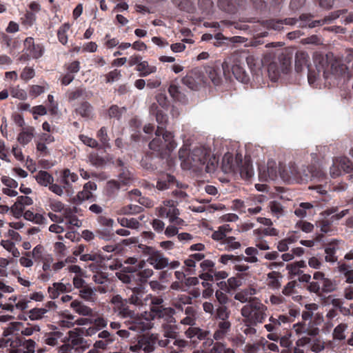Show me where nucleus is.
Returning <instances> with one entry per match:
<instances>
[{"label": "nucleus", "mask_w": 353, "mask_h": 353, "mask_svg": "<svg viewBox=\"0 0 353 353\" xmlns=\"http://www.w3.org/2000/svg\"><path fill=\"white\" fill-rule=\"evenodd\" d=\"M154 105L151 107L150 111L154 114ZM156 121L159 126L155 132L156 137L149 143L150 150L159 152L161 155H167L172 152L176 147V143L174 140V135L172 132L166 131L165 128L168 123V115L162 110L158 109L155 105Z\"/></svg>", "instance_id": "f257e3e1"}, {"label": "nucleus", "mask_w": 353, "mask_h": 353, "mask_svg": "<svg viewBox=\"0 0 353 353\" xmlns=\"http://www.w3.org/2000/svg\"><path fill=\"white\" fill-rule=\"evenodd\" d=\"M128 272L119 273L118 278L124 283L129 285L128 288L132 290L130 296V302L134 305L140 306L144 304L145 299L144 284L147 279L153 274L152 269H144L137 271L133 268H125Z\"/></svg>", "instance_id": "f03ea898"}, {"label": "nucleus", "mask_w": 353, "mask_h": 353, "mask_svg": "<svg viewBox=\"0 0 353 353\" xmlns=\"http://www.w3.org/2000/svg\"><path fill=\"white\" fill-rule=\"evenodd\" d=\"M179 157L181 161V168L183 170L202 169L207 163L205 171L210 172L208 159L210 150L203 147H197L191 151L185 148H181L179 151Z\"/></svg>", "instance_id": "7ed1b4c3"}, {"label": "nucleus", "mask_w": 353, "mask_h": 353, "mask_svg": "<svg viewBox=\"0 0 353 353\" xmlns=\"http://www.w3.org/2000/svg\"><path fill=\"white\" fill-rule=\"evenodd\" d=\"M203 309L210 314L212 319L218 322V330L214 334L216 340L222 339L230 330L229 321L231 311L227 305H214L212 303L204 302Z\"/></svg>", "instance_id": "20e7f679"}, {"label": "nucleus", "mask_w": 353, "mask_h": 353, "mask_svg": "<svg viewBox=\"0 0 353 353\" xmlns=\"http://www.w3.org/2000/svg\"><path fill=\"white\" fill-rule=\"evenodd\" d=\"M314 63L317 73L314 70H312L311 68L307 69L308 83L311 85H314L317 79V76H319L321 72L323 73V76L325 79H327L329 73L339 77L345 74V70L347 69L345 65L341 64L338 62L332 63L330 65L327 59L322 55L316 56L314 58Z\"/></svg>", "instance_id": "39448f33"}, {"label": "nucleus", "mask_w": 353, "mask_h": 353, "mask_svg": "<svg viewBox=\"0 0 353 353\" xmlns=\"http://www.w3.org/2000/svg\"><path fill=\"white\" fill-rule=\"evenodd\" d=\"M267 307L257 299H252L241 310V315L252 325L262 323L266 317Z\"/></svg>", "instance_id": "423d86ee"}, {"label": "nucleus", "mask_w": 353, "mask_h": 353, "mask_svg": "<svg viewBox=\"0 0 353 353\" xmlns=\"http://www.w3.org/2000/svg\"><path fill=\"white\" fill-rule=\"evenodd\" d=\"M243 62L239 59L238 54H232L225 59L222 63L223 73L226 74V72H230L231 70L236 80L243 83H248L250 77L243 68Z\"/></svg>", "instance_id": "0eeeda50"}, {"label": "nucleus", "mask_w": 353, "mask_h": 353, "mask_svg": "<svg viewBox=\"0 0 353 353\" xmlns=\"http://www.w3.org/2000/svg\"><path fill=\"white\" fill-rule=\"evenodd\" d=\"M166 321L167 323L162 324L161 326L163 334L165 339H159L158 344L163 347L172 348L171 343L174 339L178 337L179 327L177 325L172 324L176 323V320L172 316H169Z\"/></svg>", "instance_id": "6e6552de"}, {"label": "nucleus", "mask_w": 353, "mask_h": 353, "mask_svg": "<svg viewBox=\"0 0 353 353\" xmlns=\"http://www.w3.org/2000/svg\"><path fill=\"white\" fill-rule=\"evenodd\" d=\"M139 248L143 253L148 255L147 261L157 270H161L167 267L169 264L168 259L165 258L162 253L156 250L154 248L145 245L140 244Z\"/></svg>", "instance_id": "1a4fd4ad"}, {"label": "nucleus", "mask_w": 353, "mask_h": 353, "mask_svg": "<svg viewBox=\"0 0 353 353\" xmlns=\"http://www.w3.org/2000/svg\"><path fill=\"white\" fill-rule=\"evenodd\" d=\"M112 303L114 305L113 309L117 315L123 319L134 318L135 312L130 309L129 303L134 305L130 302V297L128 299H123L120 295H115L112 297Z\"/></svg>", "instance_id": "9d476101"}, {"label": "nucleus", "mask_w": 353, "mask_h": 353, "mask_svg": "<svg viewBox=\"0 0 353 353\" xmlns=\"http://www.w3.org/2000/svg\"><path fill=\"white\" fill-rule=\"evenodd\" d=\"M292 174L294 178L301 181L312 180L314 178H323L324 173L321 170H317L314 165L303 168L301 170H292Z\"/></svg>", "instance_id": "9b49d317"}, {"label": "nucleus", "mask_w": 353, "mask_h": 353, "mask_svg": "<svg viewBox=\"0 0 353 353\" xmlns=\"http://www.w3.org/2000/svg\"><path fill=\"white\" fill-rule=\"evenodd\" d=\"M242 163L241 154H236L235 158L232 154L226 153L222 159V170L225 173H236L239 170V163Z\"/></svg>", "instance_id": "f8f14e48"}, {"label": "nucleus", "mask_w": 353, "mask_h": 353, "mask_svg": "<svg viewBox=\"0 0 353 353\" xmlns=\"http://www.w3.org/2000/svg\"><path fill=\"white\" fill-rule=\"evenodd\" d=\"M290 61L285 59L281 65L274 62L270 63L268 67V72L271 80L276 81L281 73L288 74L290 70Z\"/></svg>", "instance_id": "ddd939ff"}, {"label": "nucleus", "mask_w": 353, "mask_h": 353, "mask_svg": "<svg viewBox=\"0 0 353 353\" xmlns=\"http://www.w3.org/2000/svg\"><path fill=\"white\" fill-rule=\"evenodd\" d=\"M296 344L299 347L310 345V350L314 352H319L325 348V343L320 337L312 339L309 336H303L296 341Z\"/></svg>", "instance_id": "4468645a"}, {"label": "nucleus", "mask_w": 353, "mask_h": 353, "mask_svg": "<svg viewBox=\"0 0 353 353\" xmlns=\"http://www.w3.org/2000/svg\"><path fill=\"white\" fill-rule=\"evenodd\" d=\"M152 323L148 319L141 318L135 313L134 318H130L128 323V329L141 332L150 330Z\"/></svg>", "instance_id": "2eb2a0df"}, {"label": "nucleus", "mask_w": 353, "mask_h": 353, "mask_svg": "<svg viewBox=\"0 0 353 353\" xmlns=\"http://www.w3.org/2000/svg\"><path fill=\"white\" fill-rule=\"evenodd\" d=\"M24 48L33 59H39L43 54V48L40 44H34L32 37H27L23 43Z\"/></svg>", "instance_id": "dca6fc26"}, {"label": "nucleus", "mask_w": 353, "mask_h": 353, "mask_svg": "<svg viewBox=\"0 0 353 353\" xmlns=\"http://www.w3.org/2000/svg\"><path fill=\"white\" fill-rule=\"evenodd\" d=\"M310 57L308 54L302 50L297 51L295 54V70L301 72L305 68H310Z\"/></svg>", "instance_id": "f3484780"}, {"label": "nucleus", "mask_w": 353, "mask_h": 353, "mask_svg": "<svg viewBox=\"0 0 353 353\" xmlns=\"http://www.w3.org/2000/svg\"><path fill=\"white\" fill-rule=\"evenodd\" d=\"M72 290V285L70 283L64 284L61 282L54 283L52 286H49L48 292L52 299H57L60 293L68 292Z\"/></svg>", "instance_id": "a211bd4d"}, {"label": "nucleus", "mask_w": 353, "mask_h": 353, "mask_svg": "<svg viewBox=\"0 0 353 353\" xmlns=\"http://www.w3.org/2000/svg\"><path fill=\"white\" fill-rule=\"evenodd\" d=\"M259 177L261 181H268V180H275L277 177L276 167L268 164L267 168L265 167L259 168Z\"/></svg>", "instance_id": "6ab92c4d"}, {"label": "nucleus", "mask_w": 353, "mask_h": 353, "mask_svg": "<svg viewBox=\"0 0 353 353\" xmlns=\"http://www.w3.org/2000/svg\"><path fill=\"white\" fill-rule=\"evenodd\" d=\"M339 241L337 239H333L332 241L328 243L325 247V253L326 256L325 260L326 262L334 263L337 261V256L336 252L339 249Z\"/></svg>", "instance_id": "aec40b11"}, {"label": "nucleus", "mask_w": 353, "mask_h": 353, "mask_svg": "<svg viewBox=\"0 0 353 353\" xmlns=\"http://www.w3.org/2000/svg\"><path fill=\"white\" fill-rule=\"evenodd\" d=\"M157 335H143L140 338V344H141L142 350L146 353H150L154 351V346L157 342L159 341Z\"/></svg>", "instance_id": "412c9836"}, {"label": "nucleus", "mask_w": 353, "mask_h": 353, "mask_svg": "<svg viewBox=\"0 0 353 353\" xmlns=\"http://www.w3.org/2000/svg\"><path fill=\"white\" fill-rule=\"evenodd\" d=\"M161 159L159 157H154L153 153H147L142 157L140 164L143 168L148 171H154L157 170V161Z\"/></svg>", "instance_id": "4be33fe9"}, {"label": "nucleus", "mask_w": 353, "mask_h": 353, "mask_svg": "<svg viewBox=\"0 0 353 353\" xmlns=\"http://www.w3.org/2000/svg\"><path fill=\"white\" fill-rule=\"evenodd\" d=\"M314 207V205L311 203L302 202L295 209L294 214L301 219L305 218L307 216L314 215L315 214Z\"/></svg>", "instance_id": "5701e85b"}, {"label": "nucleus", "mask_w": 353, "mask_h": 353, "mask_svg": "<svg viewBox=\"0 0 353 353\" xmlns=\"http://www.w3.org/2000/svg\"><path fill=\"white\" fill-rule=\"evenodd\" d=\"M173 311V309L165 308L162 305H151L150 316L152 319L165 318L167 320L169 316H172Z\"/></svg>", "instance_id": "b1692460"}, {"label": "nucleus", "mask_w": 353, "mask_h": 353, "mask_svg": "<svg viewBox=\"0 0 353 353\" xmlns=\"http://www.w3.org/2000/svg\"><path fill=\"white\" fill-rule=\"evenodd\" d=\"M176 183L175 177L171 174H165L161 175L157 182V188L159 190L168 189Z\"/></svg>", "instance_id": "393cba45"}, {"label": "nucleus", "mask_w": 353, "mask_h": 353, "mask_svg": "<svg viewBox=\"0 0 353 353\" xmlns=\"http://www.w3.org/2000/svg\"><path fill=\"white\" fill-rule=\"evenodd\" d=\"M236 172H239L243 179H250L254 174L251 161L247 159L244 161L242 160V163H239V170H237Z\"/></svg>", "instance_id": "a878e982"}, {"label": "nucleus", "mask_w": 353, "mask_h": 353, "mask_svg": "<svg viewBox=\"0 0 353 353\" xmlns=\"http://www.w3.org/2000/svg\"><path fill=\"white\" fill-rule=\"evenodd\" d=\"M313 279L314 280H316V281L310 282L308 284L307 289L310 292H314L317 294H321V286H320L319 281H321L323 282V281L325 279V274L322 272H316L313 275Z\"/></svg>", "instance_id": "bb28decb"}, {"label": "nucleus", "mask_w": 353, "mask_h": 353, "mask_svg": "<svg viewBox=\"0 0 353 353\" xmlns=\"http://www.w3.org/2000/svg\"><path fill=\"white\" fill-rule=\"evenodd\" d=\"M34 177L37 182L44 187H47L54 182L53 176L47 171L40 170Z\"/></svg>", "instance_id": "cd10ccee"}, {"label": "nucleus", "mask_w": 353, "mask_h": 353, "mask_svg": "<svg viewBox=\"0 0 353 353\" xmlns=\"http://www.w3.org/2000/svg\"><path fill=\"white\" fill-rule=\"evenodd\" d=\"M70 307L80 315L91 316L92 314V310L78 300L72 301Z\"/></svg>", "instance_id": "c85d7f7f"}, {"label": "nucleus", "mask_w": 353, "mask_h": 353, "mask_svg": "<svg viewBox=\"0 0 353 353\" xmlns=\"http://www.w3.org/2000/svg\"><path fill=\"white\" fill-rule=\"evenodd\" d=\"M92 110V106L88 101H83L80 103L75 108V112L83 118H90Z\"/></svg>", "instance_id": "c756f323"}, {"label": "nucleus", "mask_w": 353, "mask_h": 353, "mask_svg": "<svg viewBox=\"0 0 353 353\" xmlns=\"http://www.w3.org/2000/svg\"><path fill=\"white\" fill-rule=\"evenodd\" d=\"M185 334L188 338L191 339L196 338L202 340L208 336V332L199 327H190Z\"/></svg>", "instance_id": "7c9ffc66"}, {"label": "nucleus", "mask_w": 353, "mask_h": 353, "mask_svg": "<svg viewBox=\"0 0 353 353\" xmlns=\"http://www.w3.org/2000/svg\"><path fill=\"white\" fill-rule=\"evenodd\" d=\"M62 183L65 185L64 188H69L71 186L70 183H74L79 179L78 175L72 172L69 169L66 168L62 171L61 174Z\"/></svg>", "instance_id": "2f4dec72"}, {"label": "nucleus", "mask_w": 353, "mask_h": 353, "mask_svg": "<svg viewBox=\"0 0 353 353\" xmlns=\"http://www.w3.org/2000/svg\"><path fill=\"white\" fill-rule=\"evenodd\" d=\"M136 70L140 72V77H146L157 71V67L154 65H150L146 61H141L136 67Z\"/></svg>", "instance_id": "473e14b6"}, {"label": "nucleus", "mask_w": 353, "mask_h": 353, "mask_svg": "<svg viewBox=\"0 0 353 353\" xmlns=\"http://www.w3.org/2000/svg\"><path fill=\"white\" fill-rule=\"evenodd\" d=\"M34 130L32 127L23 130L19 134L17 141L23 145H27L34 137Z\"/></svg>", "instance_id": "72a5a7b5"}, {"label": "nucleus", "mask_w": 353, "mask_h": 353, "mask_svg": "<svg viewBox=\"0 0 353 353\" xmlns=\"http://www.w3.org/2000/svg\"><path fill=\"white\" fill-rule=\"evenodd\" d=\"M168 92L174 101L180 102L185 101V94L181 92L179 87L174 82H172L168 88Z\"/></svg>", "instance_id": "f704fd0d"}, {"label": "nucleus", "mask_w": 353, "mask_h": 353, "mask_svg": "<svg viewBox=\"0 0 353 353\" xmlns=\"http://www.w3.org/2000/svg\"><path fill=\"white\" fill-rule=\"evenodd\" d=\"M121 183L116 180H110L105 185L106 195L109 197L115 196L121 188Z\"/></svg>", "instance_id": "c9c22d12"}, {"label": "nucleus", "mask_w": 353, "mask_h": 353, "mask_svg": "<svg viewBox=\"0 0 353 353\" xmlns=\"http://www.w3.org/2000/svg\"><path fill=\"white\" fill-rule=\"evenodd\" d=\"M181 82L183 85H186L191 90H197L199 84L197 79L194 77V74L192 72L188 73L184 77H183Z\"/></svg>", "instance_id": "e433bc0d"}, {"label": "nucleus", "mask_w": 353, "mask_h": 353, "mask_svg": "<svg viewBox=\"0 0 353 353\" xmlns=\"http://www.w3.org/2000/svg\"><path fill=\"white\" fill-rule=\"evenodd\" d=\"M119 223L123 226L131 229H137L140 226L139 221L134 218L127 219L125 217L118 218Z\"/></svg>", "instance_id": "4c0bfd02"}, {"label": "nucleus", "mask_w": 353, "mask_h": 353, "mask_svg": "<svg viewBox=\"0 0 353 353\" xmlns=\"http://www.w3.org/2000/svg\"><path fill=\"white\" fill-rule=\"evenodd\" d=\"M92 196L93 195L91 192L87 191L83 188V190L79 192L75 196L71 199V201L74 204L78 205L85 200L91 199Z\"/></svg>", "instance_id": "58836bf2"}, {"label": "nucleus", "mask_w": 353, "mask_h": 353, "mask_svg": "<svg viewBox=\"0 0 353 353\" xmlns=\"http://www.w3.org/2000/svg\"><path fill=\"white\" fill-rule=\"evenodd\" d=\"M248 65L249 66L251 72L254 74H256L259 72L261 65L259 60L254 57L253 55H249L245 58Z\"/></svg>", "instance_id": "ea45409f"}, {"label": "nucleus", "mask_w": 353, "mask_h": 353, "mask_svg": "<svg viewBox=\"0 0 353 353\" xmlns=\"http://www.w3.org/2000/svg\"><path fill=\"white\" fill-rule=\"evenodd\" d=\"M176 208L174 205L168 206L166 205L165 206L157 208L156 214L161 218H168L170 221L172 216V210Z\"/></svg>", "instance_id": "a19ab883"}, {"label": "nucleus", "mask_w": 353, "mask_h": 353, "mask_svg": "<svg viewBox=\"0 0 353 353\" xmlns=\"http://www.w3.org/2000/svg\"><path fill=\"white\" fill-rule=\"evenodd\" d=\"M143 208L137 205L130 204L122 207L120 209L121 214H137L141 212Z\"/></svg>", "instance_id": "79ce46f5"}, {"label": "nucleus", "mask_w": 353, "mask_h": 353, "mask_svg": "<svg viewBox=\"0 0 353 353\" xmlns=\"http://www.w3.org/2000/svg\"><path fill=\"white\" fill-rule=\"evenodd\" d=\"M338 163L341 172L343 171L347 174H350L353 172V163L347 157L340 158Z\"/></svg>", "instance_id": "37998d69"}, {"label": "nucleus", "mask_w": 353, "mask_h": 353, "mask_svg": "<svg viewBox=\"0 0 353 353\" xmlns=\"http://www.w3.org/2000/svg\"><path fill=\"white\" fill-rule=\"evenodd\" d=\"M204 257L205 255L201 253L190 254L189 257L185 260L184 263L188 268H194L196 263L203 260Z\"/></svg>", "instance_id": "c03bdc74"}, {"label": "nucleus", "mask_w": 353, "mask_h": 353, "mask_svg": "<svg viewBox=\"0 0 353 353\" xmlns=\"http://www.w3.org/2000/svg\"><path fill=\"white\" fill-rule=\"evenodd\" d=\"M124 111H125L124 108H120L117 105H112L108 110V115L110 119L114 118L119 120Z\"/></svg>", "instance_id": "a18cd8bd"}, {"label": "nucleus", "mask_w": 353, "mask_h": 353, "mask_svg": "<svg viewBox=\"0 0 353 353\" xmlns=\"http://www.w3.org/2000/svg\"><path fill=\"white\" fill-rule=\"evenodd\" d=\"M347 325L345 323H341L338 325L333 331V338L337 340H343L345 338V331L346 330Z\"/></svg>", "instance_id": "49530a36"}, {"label": "nucleus", "mask_w": 353, "mask_h": 353, "mask_svg": "<svg viewBox=\"0 0 353 353\" xmlns=\"http://www.w3.org/2000/svg\"><path fill=\"white\" fill-rule=\"evenodd\" d=\"M70 26L67 23L61 26L57 31V37L59 41L63 45H65L68 42L67 31L69 30Z\"/></svg>", "instance_id": "de8ad7c7"}, {"label": "nucleus", "mask_w": 353, "mask_h": 353, "mask_svg": "<svg viewBox=\"0 0 353 353\" xmlns=\"http://www.w3.org/2000/svg\"><path fill=\"white\" fill-rule=\"evenodd\" d=\"M23 327V324L21 322L10 323L8 327L3 331V336L13 334L15 332L21 330Z\"/></svg>", "instance_id": "09e8293b"}, {"label": "nucleus", "mask_w": 353, "mask_h": 353, "mask_svg": "<svg viewBox=\"0 0 353 353\" xmlns=\"http://www.w3.org/2000/svg\"><path fill=\"white\" fill-rule=\"evenodd\" d=\"M253 292L249 293L247 290L241 291L239 292H237L234 295V299L237 301H239L241 303H249V301L252 299H256L255 297H251L249 295H252L255 294V290H252Z\"/></svg>", "instance_id": "8fccbe9b"}, {"label": "nucleus", "mask_w": 353, "mask_h": 353, "mask_svg": "<svg viewBox=\"0 0 353 353\" xmlns=\"http://www.w3.org/2000/svg\"><path fill=\"white\" fill-rule=\"evenodd\" d=\"M215 296L216 302L213 303L214 305H227L230 301L228 295L221 290L215 292Z\"/></svg>", "instance_id": "3c124183"}, {"label": "nucleus", "mask_w": 353, "mask_h": 353, "mask_svg": "<svg viewBox=\"0 0 353 353\" xmlns=\"http://www.w3.org/2000/svg\"><path fill=\"white\" fill-rule=\"evenodd\" d=\"M10 94L12 97L20 100H25L27 98L26 92L24 90L21 89L19 86L10 88Z\"/></svg>", "instance_id": "603ef678"}, {"label": "nucleus", "mask_w": 353, "mask_h": 353, "mask_svg": "<svg viewBox=\"0 0 353 353\" xmlns=\"http://www.w3.org/2000/svg\"><path fill=\"white\" fill-rule=\"evenodd\" d=\"M47 312L45 308H33L29 311V318L32 321L41 319Z\"/></svg>", "instance_id": "864d4df0"}, {"label": "nucleus", "mask_w": 353, "mask_h": 353, "mask_svg": "<svg viewBox=\"0 0 353 353\" xmlns=\"http://www.w3.org/2000/svg\"><path fill=\"white\" fill-rule=\"evenodd\" d=\"M21 19L23 25L30 27L36 20V15L31 11H27Z\"/></svg>", "instance_id": "5fc2aeb1"}, {"label": "nucleus", "mask_w": 353, "mask_h": 353, "mask_svg": "<svg viewBox=\"0 0 353 353\" xmlns=\"http://www.w3.org/2000/svg\"><path fill=\"white\" fill-rule=\"evenodd\" d=\"M269 207L272 213L277 217H279L283 213V208L281 204L276 201H270L269 203Z\"/></svg>", "instance_id": "6e6d98bb"}, {"label": "nucleus", "mask_w": 353, "mask_h": 353, "mask_svg": "<svg viewBox=\"0 0 353 353\" xmlns=\"http://www.w3.org/2000/svg\"><path fill=\"white\" fill-rule=\"evenodd\" d=\"M97 138L104 147H108L109 144V138L107 133V128L101 127L97 134Z\"/></svg>", "instance_id": "4d7b16f0"}, {"label": "nucleus", "mask_w": 353, "mask_h": 353, "mask_svg": "<svg viewBox=\"0 0 353 353\" xmlns=\"http://www.w3.org/2000/svg\"><path fill=\"white\" fill-rule=\"evenodd\" d=\"M96 232L99 238L105 241H110L114 237V233L112 231L111 228L98 230Z\"/></svg>", "instance_id": "13d9d810"}, {"label": "nucleus", "mask_w": 353, "mask_h": 353, "mask_svg": "<svg viewBox=\"0 0 353 353\" xmlns=\"http://www.w3.org/2000/svg\"><path fill=\"white\" fill-rule=\"evenodd\" d=\"M23 210L24 208L17 201H16L10 208L11 213L17 219H19L23 216Z\"/></svg>", "instance_id": "bf43d9fd"}, {"label": "nucleus", "mask_w": 353, "mask_h": 353, "mask_svg": "<svg viewBox=\"0 0 353 353\" xmlns=\"http://www.w3.org/2000/svg\"><path fill=\"white\" fill-rule=\"evenodd\" d=\"M79 138L85 145L90 148H97L99 147L98 142L91 137H89L84 134H80L79 136Z\"/></svg>", "instance_id": "052dcab7"}, {"label": "nucleus", "mask_w": 353, "mask_h": 353, "mask_svg": "<svg viewBox=\"0 0 353 353\" xmlns=\"http://www.w3.org/2000/svg\"><path fill=\"white\" fill-rule=\"evenodd\" d=\"M130 172L126 167L119 170V179L123 185H126L131 179Z\"/></svg>", "instance_id": "680f3d73"}, {"label": "nucleus", "mask_w": 353, "mask_h": 353, "mask_svg": "<svg viewBox=\"0 0 353 353\" xmlns=\"http://www.w3.org/2000/svg\"><path fill=\"white\" fill-rule=\"evenodd\" d=\"M296 227L306 233L311 232L314 229L312 223L305 221H299L296 224Z\"/></svg>", "instance_id": "e2e57ef3"}, {"label": "nucleus", "mask_w": 353, "mask_h": 353, "mask_svg": "<svg viewBox=\"0 0 353 353\" xmlns=\"http://www.w3.org/2000/svg\"><path fill=\"white\" fill-rule=\"evenodd\" d=\"M321 292H331L335 290L334 283L329 279L325 278L322 282Z\"/></svg>", "instance_id": "0e129e2a"}, {"label": "nucleus", "mask_w": 353, "mask_h": 353, "mask_svg": "<svg viewBox=\"0 0 353 353\" xmlns=\"http://www.w3.org/2000/svg\"><path fill=\"white\" fill-rule=\"evenodd\" d=\"M60 333L58 332H52L50 334H48L46 339L45 343L51 346H54L57 344L58 339L60 336Z\"/></svg>", "instance_id": "69168bd1"}, {"label": "nucleus", "mask_w": 353, "mask_h": 353, "mask_svg": "<svg viewBox=\"0 0 353 353\" xmlns=\"http://www.w3.org/2000/svg\"><path fill=\"white\" fill-rule=\"evenodd\" d=\"M98 223L107 228H112L114 223V220L105 216L100 215L97 218Z\"/></svg>", "instance_id": "338daca9"}, {"label": "nucleus", "mask_w": 353, "mask_h": 353, "mask_svg": "<svg viewBox=\"0 0 353 353\" xmlns=\"http://www.w3.org/2000/svg\"><path fill=\"white\" fill-rule=\"evenodd\" d=\"M89 159L90 163L97 167H101L103 166L105 164V160L99 157L97 154H90L89 156Z\"/></svg>", "instance_id": "774afa93"}]
</instances>
